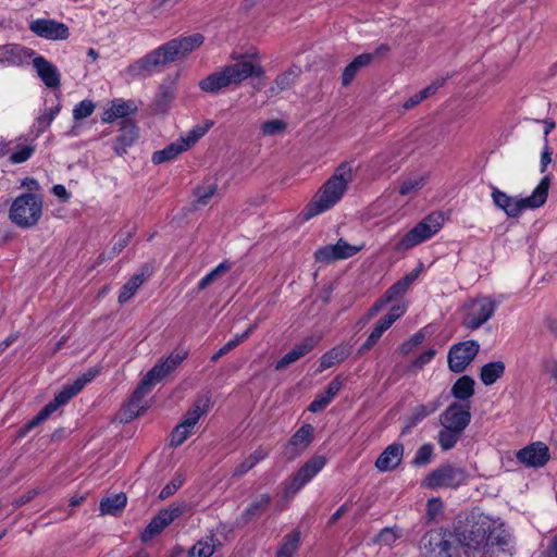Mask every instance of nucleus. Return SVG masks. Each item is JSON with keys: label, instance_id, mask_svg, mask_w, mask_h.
Masks as SVG:
<instances>
[{"label": "nucleus", "instance_id": "f257e3e1", "mask_svg": "<svg viewBox=\"0 0 557 557\" xmlns=\"http://www.w3.org/2000/svg\"><path fill=\"white\" fill-rule=\"evenodd\" d=\"M203 41L205 37L199 33L171 39L129 64L126 72L132 77H148L164 65L185 58Z\"/></svg>", "mask_w": 557, "mask_h": 557}, {"label": "nucleus", "instance_id": "f03ea898", "mask_svg": "<svg viewBox=\"0 0 557 557\" xmlns=\"http://www.w3.org/2000/svg\"><path fill=\"white\" fill-rule=\"evenodd\" d=\"M466 557H497L499 552H510L511 536L502 528H492L486 518L474 522L458 539Z\"/></svg>", "mask_w": 557, "mask_h": 557}, {"label": "nucleus", "instance_id": "7ed1b4c3", "mask_svg": "<svg viewBox=\"0 0 557 557\" xmlns=\"http://www.w3.org/2000/svg\"><path fill=\"white\" fill-rule=\"evenodd\" d=\"M187 357V352L171 354L165 359L157 362L143 377L136 389L133 392L127 404L129 418L138 417L144 410V397L151 391V388L159 383L162 379L174 371Z\"/></svg>", "mask_w": 557, "mask_h": 557}, {"label": "nucleus", "instance_id": "20e7f679", "mask_svg": "<svg viewBox=\"0 0 557 557\" xmlns=\"http://www.w3.org/2000/svg\"><path fill=\"white\" fill-rule=\"evenodd\" d=\"M352 181V166L348 162L341 163L334 174L326 181L323 189L306 208L305 218L311 219L333 207L344 195L347 185Z\"/></svg>", "mask_w": 557, "mask_h": 557}, {"label": "nucleus", "instance_id": "39448f33", "mask_svg": "<svg viewBox=\"0 0 557 557\" xmlns=\"http://www.w3.org/2000/svg\"><path fill=\"white\" fill-rule=\"evenodd\" d=\"M263 74L264 70L261 66H256L250 61H240L205 77L199 82V88L206 92L215 94L232 84H239L252 75L260 77Z\"/></svg>", "mask_w": 557, "mask_h": 557}, {"label": "nucleus", "instance_id": "423d86ee", "mask_svg": "<svg viewBox=\"0 0 557 557\" xmlns=\"http://www.w3.org/2000/svg\"><path fill=\"white\" fill-rule=\"evenodd\" d=\"M98 373V369L91 368L77 377L72 384L63 386L51 401H49L32 420L20 429L18 435L25 436L30 430L47 420L54 411L67 404L75 395H77L87 383L91 382L97 376Z\"/></svg>", "mask_w": 557, "mask_h": 557}, {"label": "nucleus", "instance_id": "0eeeda50", "mask_svg": "<svg viewBox=\"0 0 557 557\" xmlns=\"http://www.w3.org/2000/svg\"><path fill=\"white\" fill-rule=\"evenodd\" d=\"M549 184V177L544 176L531 196L519 199L494 188L492 193L493 202L496 207L504 210L509 218H516L525 209H536L543 206L548 196Z\"/></svg>", "mask_w": 557, "mask_h": 557}, {"label": "nucleus", "instance_id": "6e6552de", "mask_svg": "<svg viewBox=\"0 0 557 557\" xmlns=\"http://www.w3.org/2000/svg\"><path fill=\"white\" fill-rule=\"evenodd\" d=\"M42 214V198L25 193L14 199L9 211L10 220L17 226L28 228L38 223Z\"/></svg>", "mask_w": 557, "mask_h": 557}, {"label": "nucleus", "instance_id": "1a4fd4ad", "mask_svg": "<svg viewBox=\"0 0 557 557\" xmlns=\"http://www.w3.org/2000/svg\"><path fill=\"white\" fill-rule=\"evenodd\" d=\"M444 218L440 212L426 215L396 243L394 249L406 251L424 243L441 230Z\"/></svg>", "mask_w": 557, "mask_h": 557}, {"label": "nucleus", "instance_id": "9d476101", "mask_svg": "<svg viewBox=\"0 0 557 557\" xmlns=\"http://www.w3.org/2000/svg\"><path fill=\"white\" fill-rule=\"evenodd\" d=\"M425 557H460L458 540L451 533L431 531L422 537Z\"/></svg>", "mask_w": 557, "mask_h": 557}, {"label": "nucleus", "instance_id": "9b49d317", "mask_svg": "<svg viewBox=\"0 0 557 557\" xmlns=\"http://www.w3.org/2000/svg\"><path fill=\"white\" fill-rule=\"evenodd\" d=\"M467 471L450 463L441 465L431 471L423 480L422 485L430 490L457 488L467 480Z\"/></svg>", "mask_w": 557, "mask_h": 557}, {"label": "nucleus", "instance_id": "f8f14e48", "mask_svg": "<svg viewBox=\"0 0 557 557\" xmlns=\"http://www.w3.org/2000/svg\"><path fill=\"white\" fill-rule=\"evenodd\" d=\"M479 350L480 345L473 339L453 345L447 356L449 370L454 373L463 372L476 357Z\"/></svg>", "mask_w": 557, "mask_h": 557}, {"label": "nucleus", "instance_id": "ddd939ff", "mask_svg": "<svg viewBox=\"0 0 557 557\" xmlns=\"http://www.w3.org/2000/svg\"><path fill=\"white\" fill-rule=\"evenodd\" d=\"M184 509V505H178L159 510V512L149 521L147 527L140 533V541L148 543L153 537L161 534L166 527L183 515Z\"/></svg>", "mask_w": 557, "mask_h": 557}, {"label": "nucleus", "instance_id": "4468645a", "mask_svg": "<svg viewBox=\"0 0 557 557\" xmlns=\"http://www.w3.org/2000/svg\"><path fill=\"white\" fill-rule=\"evenodd\" d=\"M497 304L491 297H480L474 299L469 306L463 325L468 330H478L486 323L495 313Z\"/></svg>", "mask_w": 557, "mask_h": 557}, {"label": "nucleus", "instance_id": "2eb2a0df", "mask_svg": "<svg viewBox=\"0 0 557 557\" xmlns=\"http://www.w3.org/2000/svg\"><path fill=\"white\" fill-rule=\"evenodd\" d=\"M361 248L362 246H354L348 244L345 239L339 238L335 245H326L317 249L314 259L318 262L330 264L357 255Z\"/></svg>", "mask_w": 557, "mask_h": 557}, {"label": "nucleus", "instance_id": "dca6fc26", "mask_svg": "<svg viewBox=\"0 0 557 557\" xmlns=\"http://www.w3.org/2000/svg\"><path fill=\"white\" fill-rule=\"evenodd\" d=\"M470 406L460 403L450 404L440 416V423L443 428L453 429L463 433L470 424Z\"/></svg>", "mask_w": 557, "mask_h": 557}, {"label": "nucleus", "instance_id": "f3484780", "mask_svg": "<svg viewBox=\"0 0 557 557\" xmlns=\"http://www.w3.org/2000/svg\"><path fill=\"white\" fill-rule=\"evenodd\" d=\"M314 429L307 423L299 428L283 447V456L293 461L299 457L312 443Z\"/></svg>", "mask_w": 557, "mask_h": 557}, {"label": "nucleus", "instance_id": "a211bd4d", "mask_svg": "<svg viewBox=\"0 0 557 557\" xmlns=\"http://www.w3.org/2000/svg\"><path fill=\"white\" fill-rule=\"evenodd\" d=\"M29 29L37 36L49 40H64L70 36L69 27L61 22L38 18L29 24Z\"/></svg>", "mask_w": 557, "mask_h": 557}, {"label": "nucleus", "instance_id": "6ab92c4d", "mask_svg": "<svg viewBox=\"0 0 557 557\" xmlns=\"http://www.w3.org/2000/svg\"><path fill=\"white\" fill-rule=\"evenodd\" d=\"M326 465L324 456L311 457L294 475L289 485V491L293 493L298 492L305 484H307L314 475H317Z\"/></svg>", "mask_w": 557, "mask_h": 557}, {"label": "nucleus", "instance_id": "aec40b11", "mask_svg": "<svg viewBox=\"0 0 557 557\" xmlns=\"http://www.w3.org/2000/svg\"><path fill=\"white\" fill-rule=\"evenodd\" d=\"M516 457L519 462L527 467L540 468L549 460V451L544 443L536 442L518 450Z\"/></svg>", "mask_w": 557, "mask_h": 557}, {"label": "nucleus", "instance_id": "412c9836", "mask_svg": "<svg viewBox=\"0 0 557 557\" xmlns=\"http://www.w3.org/2000/svg\"><path fill=\"white\" fill-rule=\"evenodd\" d=\"M321 337L311 335L304 338L299 344L295 345L294 348L285 354L276 363L275 370L281 371L286 369L292 363L296 362L300 358L309 354L320 342Z\"/></svg>", "mask_w": 557, "mask_h": 557}, {"label": "nucleus", "instance_id": "4be33fe9", "mask_svg": "<svg viewBox=\"0 0 557 557\" xmlns=\"http://www.w3.org/2000/svg\"><path fill=\"white\" fill-rule=\"evenodd\" d=\"M444 398L442 395L434 400L429 401L425 405L416 406L411 413L405 419L401 434H408L413 428H416L422 420L428 416L435 412L440 407L443 406Z\"/></svg>", "mask_w": 557, "mask_h": 557}, {"label": "nucleus", "instance_id": "5701e85b", "mask_svg": "<svg viewBox=\"0 0 557 557\" xmlns=\"http://www.w3.org/2000/svg\"><path fill=\"white\" fill-rule=\"evenodd\" d=\"M33 65L41 82L48 88H58L61 84V75L57 66L41 55L33 59Z\"/></svg>", "mask_w": 557, "mask_h": 557}, {"label": "nucleus", "instance_id": "b1692460", "mask_svg": "<svg viewBox=\"0 0 557 557\" xmlns=\"http://www.w3.org/2000/svg\"><path fill=\"white\" fill-rule=\"evenodd\" d=\"M120 134L116 136L113 144V150L117 156H123L138 138V127L128 119L121 122Z\"/></svg>", "mask_w": 557, "mask_h": 557}, {"label": "nucleus", "instance_id": "393cba45", "mask_svg": "<svg viewBox=\"0 0 557 557\" xmlns=\"http://www.w3.org/2000/svg\"><path fill=\"white\" fill-rule=\"evenodd\" d=\"M272 503V496L268 493L257 496L236 519L237 527H245L251 520L261 517Z\"/></svg>", "mask_w": 557, "mask_h": 557}, {"label": "nucleus", "instance_id": "a878e982", "mask_svg": "<svg viewBox=\"0 0 557 557\" xmlns=\"http://www.w3.org/2000/svg\"><path fill=\"white\" fill-rule=\"evenodd\" d=\"M35 54L32 49L16 45L7 44L0 46V63L8 65H21Z\"/></svg>", "mask_w": 557, "mask_h": 557}, {"label": "nucleus", "instance_id": "bb28decb", "mask_svg": "<svg viewBox=\"0 0 557 557\" xmlns=\"http://www.w3.org/2000/svg\"><path fill=\"white\" fill-rule=\"evenodd\" d=\"M404 456V446L400 443L388 445L377 457L375 467L381 472H387L397 468Z\"/></svg>", "mask_w": 557, "mask_h": 557}, {"label": "nucleus", "instance_id": "cd10ccee", "mask_svg": "<svg viewBox=\"0 0 557 557\" xmlns=\"http://www.w3.org/2000/svg\"><path fill=\"white\" fill-rule=\"evenodd\" d=\"M301 73L300 66L292 65L276 76L274 84L267 90V96L274 97L282 91L288 90L298 81Z\"/></svg>", "mask_w": 557, "mask_h": 557}, {"label": "nucleus", "instance_id": "c85d7f7f", "mask_svg": "<svg viewBox=\"0 0 557 557\" xmlns=\"http://www.w3.org/2000/svg\"><path fill=\"white\" fill-rule=\"evenodd\" d=\"M342 388V381L338 377L332 380L325 391L318 395L309 405L308 410L311 412H320L326 408L332 399L338 394Z\"/></svg>", "mask_w": 557, "mask_h": 557}, {"label": "nucleus", "instance_id": "c756f323", "mask_svg": "<svg viewBox=\"0 0 557 557\" xmlns=\"http://www.w3.org/2000/svg\"><path fill=\"white\" fill-rule=\"evenodd\" d=\"M127 504V496L124 493L114 494L102 498L99 504V511L102 516H119Z\"/></svg>", "mask_w": 557, "mask_h": 557}, {"label": "nucleus", "instance_id": "7c9ffc66", "mask_svg": "<svg viewBox=\"0 0 557 557\" xmlns=\"http://www.w3.org/2000/svg\"><path fill=\"white\" fill-rule=\"evenodd\" d=\"M374 59V54L362 53L357 55L343 71L342 74V85L347 87L356 77L358 72L369 65L371 61Z\"/></svg>", "mask_w": 557, "mask_h": 557}, {"label": "nucleus", "instance_id": "2f4dec72", "mask_svg": "<svg viewBox=\"0 0 557 557\" xmlns=\"http://www.w3.org/2000/svg\"><path fill=\"white\" fill-rule=\"evenodd\" d=\"M175 84L173 82H170L169 84H162L159 87V90L156 95L154 101H153V110L157 113H166L171 102L175 98Z\"/></svg>", "mask_w": 557, "mask_h": 557}, {"label": "nucleus", "instance_id": "473e14b6", "mask_svg": "<svg viewBox=\"0 0 557 557\" xmlns=\"http://www.w3.org/2000/svg\"><path fill=\"white\" fill-rule=\"evenodd\" d=\"M186 150H188V144L184 143V140L177 139L164 149L153 152L151 161L154 164H161L174 160Z\"/></svg>", "mask_w": 557, "mask_h": 557}, {"label": "nucleus", "instance_id": "72a5a7b5", "mask_svg": "<svg viewBox=\"0 0 557 557\" xmlns=\"http://www.w3.org/2000/svg\"><path fill=\"white\" fill-rule=\"evenodd\" d=\"M505 363L502 360L485 363L480 371V380L485 386L493 385L505 373Z\"/></svg>", "mask_w": 557, "mask_h": 557}, {"label": "nucleus", "instance_id": "f704fd0d", "mask_svg": "<svg viewBox=\"0 0 557 557\" xmlns=\"http://www.w3.org/2000/svg\"><path fill=\"white\" fill-rule=\"evenodd\" d=\"M474 380L469 375L460 376L451 387V395L459 400H468L474 395Z\"/></svg>", "mask_w": 557, "mask_h": 557}, {"label": "nucleus", "instance_id": "c9c22d12", "mask_svg": "<svg viewBox=\"0 0 557 557\" xmlns=\"http://www.w3.org/2000/svg\"><path fill=\"white\" fill-rule=\"evenodd\" d=\"M220 544L215 535L199 540L188 552V557H211L215 545Z\"/></svg>", "mask_w": 557, "mask_h": 557}, {"label": "nucleus", "instance_id": "e433bc0d", "mask_svg": "<svg viewBox=\"0 0 557 557\" xmlns=\"http://www.w3.org/2000/svg\"><path fill=\"white\" fill-rule=\"evenodd\" d=\"M146 274L144 272V269L141 272L134 274L122 287L120 295H119V302L124 304L127 300H129L137 289L140 287V285L146 280Z\"/></svg>", "mask_w": 557, "mask_h": 557}, {"label": "nucleus", "instance_id": "4c0bfd02", "mask_svg": "<svg viewBox=\"0 0 557 557\" xmlns=\"http://www.w3.org/2000/svg\"><path fill=\"white\" fill-rule=\"evenodd\" d=\"M209 404L210 399L208 397L197 399L193 409L185 414L182 423L186 424L187 428L194 429L201 416L208 411Z\"/></svg>", "mask_w": 557, "mask_h": 557}, {"label": "nucleus", "instance_id": "58836bf2", "mask_svg": "<svg viewBox=\"0 0 557 557\" xmlns=\"http://www.w3.org/2000/svg\"><path fill=\"white\" fill-rule=\"evenodd\" d=\"M257 324H251L244 333L235 335L234 338L230 339L224 346H222L215 354L210 358L211 362H216L222 356L228 354L231 350L236 348L240 343L246 341L250 334L256 330Z\"/></svg>", "mask_w": 557, "mask_h": 557}, {"label": "nucleus", "instance_id": "ea45409f", "mask_svg": "<svg viewBox=\"0 0 557 557\" xmlns=\"http://www.w3.org/2000/svg\"><path fill=\"white\" fill-rule=\"evenodd\" d=\"M347 357H348L347 349L343 346H336V347L332 348L331 350H329L327 352H325L321 357L319 371L322 372V371L344 361Z\"/></svg>", "mask_w": 557, "mask_h": 557}, {"label": "nucleus", "instance_id": "a19ab883", "mask_svg": "<svg viewBox=\"0 0 557 557\" xmlns=\"http://www.w3.org/2000/svg\"><path fill=\"white\" fill-rule=\"evenodd\" d=\"M300 543V532L295 530L285 535L281 547L277 549L275 557H293L297 552Z\"/></svg>", "mask_w": 557, "mask_h": 557}, {"label": "nucleus", "instance_id": "79ce46f5", "mask_svg": "<svg viewBox=\"0 0 557 557\" xmlns=\"http://www.w3.org/2000/svg\"><path fill=\"white\" fill-rule=\"evenodd\" d=\"M428 175H412L405 178L399 187L401 196H411L418 193L428 182Z\"/></svg>", "mask_w": 557, "mask_h": 557}, {"label": "nucleus", "instance_id": "37998d69", "mask_svg": "<svg viewBox=\"0 0 557 557\" xmlns=\"http://www.w3.org/2000/svg\"><path fill=\"white\" fill-rule=\"evenodd\" d=\"M463 433L453 429L442 428L437 434L438 445L443 450H449L455 447L457 442L461 438Z\"/></svg>", "mask_w": 557, "mask_h": 557}, {"label": "nucleus", "instance_id": "c03bdc74", "mask_svg": "<svg viewBox=\"0 0 557 557\" xmlns=\"http://www.w3.org/2000/svg\"><path fill=\"white\" fill-rule=\"evenodd\" d=\"M218 190V184L215 182L206 183L201 186H197L194 190L196 197L195 202L199 206H206L210 199L215 195Z\"/></svg>", "mask_w": 557, "mask_h": 557}, {"label": "nucleus", "instance_id": "a18cd8bd", "mask_svg": "<svg viewBox=\"0 0 557 557\" xmlns=\"http://www.w3.org/2000/svg\"><path fill=\"white\" fill-rule=\"evenodd\" d=\"M391 326L388 324L385 323V321H383L382 319L376 323L375 327L373 329V331L370 333V335L368 336L367 341L360 346L359 350H358V355H362L364 354L366 351H368L369 349H371L376 343L377 341L380 339V337L382 336V334L388 330Z\"/></svg>", "mask_w": 557, "mask_h": 557}, {"label": "nucleus", "instance_id": "49530a36", "mask_svg": "<svg viewBox=\"0 0 557 557\" xmlns=\"http://www.w3.org/2000/svg\"><path fill=\"white\" fill-rule=\"evenodd\" d=\"M232 264L228 261L221 262L218 267H215L212 271H210L206 276H203L198 283V289L202 290L207 288L210 284H212L218 277L225 274Z\"/></svg>", "mask_w": 557, "mask_h": 557}, {"label": "nucleus", "instance_id": "de8ad7c7", "mask_svg": "<svg viewBox=\"0 0 557 557\" xmlns=\"http://www.w3.org/2000/svg\"><path fill=\"white\" fill-rule=\"evenodd\" d=\"M185 475L181 472L175 473L173 479L161 490L159 498L164 500L174 495L184 484Z\"/></svg>", "mask_w": 557, "mask_h": 557}, {"label": "nucleus", "instance_id": "09e8293b", "mask_svg": "<svg viewBox=\"0 0 557 557\" xmlns=\"http://www.w3.org/2000/svg\"><path fill=\"white\" fill-rule=\"evenodd\" d=\"M433 457V446L431 444H423L416 453L411 463L414 467H424L429 465Z\"/></svg>", "mask_w": 557, "mask_h": 557}, {"label": "nucleus", "instance_id": "8fccbe9b", "mask_svg": "<svg viewBox=\"0 0 557 557\" xmlns=\"http://www.w3.org/2000/svg\"><path fill=\"white\" fill-rule=\"evenodd\" d=\"M61 104H57L53 108L46 109L37 119V131L38 133H42L54 120V117L60 112Z\"/></svg>", "mask_w": 557, "mask_h": 557}, {"label": "nucleus", "instance_id": "3c124183", "mask_svg": "<svg viewBox=\"0 0 557 557\" xmlns=\"http://www.w3.org/2000/svg\"><path fill=\"white\" fill-rule=\"evenodd\" d=\"M95 103L91 100L85 99L77 103L73 109V117L76 121L86 119L95 111Z\"/></svg>", "mask_w": 557, "mask_h": 557}, {"label": "nucleus", "instance_id": "603ef678", "mask_svg": "<svg viewBox=\"0 0 557 557\" xmlns=\"http://www.w3.org/2000/svg\"><path fill=\"white\" fill-rule=\"evenodd\" d=\"M191 431L193 428H187L186 424L181 422L171 433V446L177 447L182 445L187 440Z\"/></svg>", "mask_w": 557, "mask_h": 557}, {"label": "nucleus", "instance_id": "864d4df0", "mask_svg": "<svg viewBox=\"0 0 557 557\" xmlns=\"http://www.w3.org/2000/svg\"><path fill=\"white\" fill-rule=\"evenodd\" d=\"M112 107L116 113L117 119H124L137 110V107L132 100H115L112 102Z\"/></svg>", "mask_w": 557, "mask_h": 557}, {"label": "nucleus", "instance_id": "5fc2aeb1", "mask_svg": "<svg viewBox=\"0 0 557 557\" xmlns=\"http://www.w3.org/2000/svg\"><path fill=\"white\" fill-rule=\"evenodd\" d=\"M286 128V123L282 120H270L262 124L261 131L263 135L273 136L284 132Z\"/></svg>", "mask_w": 557, "mask_h": 557}, {"label": "nucleus", "instance_id": "6e6d98bb", "mask_svg": "<svg viewBox=\"0 0 557 557\" xmlns=\"http://www.w3.org/2000/svg\"><path fill=\"white\" fill-rule=\"evenodd\" d=\"M425 339V335L423 332L419 331L414 333L408 341L404 342L399 350L403 355H408L417 346L423 343Z\"/></svg>", "mask_w": 557, "mask_h": 557}, {"label": "nucleus", "instance_id": "4d7b16f0", "mask_svg": "<svg viewBox=\"0 0 557 557\" xmlns=\"http://www.w3.org/2000/svg\"><path fill=\"white\" fill-rule=\"evenodd\" d=\"M132 237L133 233L131 231L121 233L116 242L113 244V247L109 252L108 258L112 259L116 255H119L129 244Z\"/></svg>", "mask_w": 557, "mask_h": 557}, {"label": "nucleus", "instance_id": "13d9d810", "mask_svg": "<svg viewBox=\"0 0 557 557\" xmlns=\"http://www.w3.org/2000/svg\"><path fill=\"white\" fill-rule=\"evenodd\" d=\"M399 537V533L397 529L394 528H384L380 531V533L375 537V542L382 543L384 545L393 544Z\"/></svg>", "mask_w": 557, "mask_h": 557}, {"label": "nucleus", "instance_id": "bf43d9fd", "mask_svg": "<svg viewBox=\"0 0 557 557\" xmlns=\"http://www.w3.org/2000/svg\"><path fill=\"white\" fill-rule=\"evenodd\" d=\"M408 288L409 286H407V283L403 280H399L385 292V295L391 301H393L397 297L403 296L408 290Z\"/></svg>", "mask_w": 557, "mask_h": 557}, {"label": "nucleus", "instance_id": "052dcab7", "mask_svg": "<svg viewBox=\"0 0 557 557\" xmlns=\"http://www.w3.org/2000/svg\"><path fill=\"white\" fill-rule=\"evenodd\" d=\"M406 312V305L405 304H396L394 305L388 313L382 318L383 321H385L386 324L392 326V324L398 320L404 313Z\"/></svg>", "mask_w": 557, "mask_h": 557}, {"label": "nucleus", "instance_id": "680f3d73", "mask_svg": "<svg viewBox=\"0 0 557 557\" xmlns=\"http://www.w3.org/2000/svg\"><path fill=\"white\" fill-rule=\"evenodd\" d=\"M34 150L35 148L33 146H23L11 154L10 160L12 163H23L32 157Z\"/></svg>", "mask_w": 557, "mask_h": 557}, {"label": "nucleus", "instance_id": "e2e57ef3", "mask_svg": "<svg viewBox=\"0 0 557 557\" xmlns=\"http://www.w3.org/2000/svg\"><path fill=\"white\" fill-rule=\"evenodd\" d=\"M445 78H437L432 84L420 90L418 94H416L419 100L422 102L428 97L434 95L436 90L445 84Z\"/></svg>", "mask_w": 557, "mask_h": 557}, {"label": "nucleus", "instance_id": "0e129e2a", "mask_svg": "<svg viewBox=\"0 0 557 557\" xmlns=\"http://www.w3.org/2000/svg\"><path fill=\"white\" fill-rule=\"evenodd\" d=\"M207 132V128H194L188 132V134L185 137H181V140H184V143L188 144V149L195 145Z\"/></svg>", "mask_w": 557, "mask_h": 557}, {"label": "nucleus", "instance_id": "69168bd1", "mask_svg": "<svg viewBox=\"0 0 557 557\" xmlns=\"http://www.w3.org/2000/svg\"><path fill=\"white\" fill-rule=\"evenodd\" d=\"M436 354V350L435 349H428L425 350L424 352H422L414 361H413V367L418 368V369H421L423 368L425 364H428L429 362H431V360L434 358Z\"/></svg>", "mask_w": 557, "mask_h": 557}, {"label": "nucleus", "instance_id": "338daca9", "mask_svg": "<svg viewBox=\"0 0 557 557\" xmlns=\"http://www.w3.org/2000/svg\"><path fill=\"white\" fill-rule=\"evenodd\" d=\"M256 465L252 460L247 457L243 462H240L233 471V476L239 478L251 470Z\"/></svg>", "mask_w": 557, "mask_h": 557}, {"label": "nucleus", "instance_id": "774afa93", "mask_svg": "<svg viewBox=\"0 0 557 557\" xmlns=\"http://www.w3.org/2000/svg\"><path fill=\"white\" fill-rule=\"evenodd\" d=\"M545 371L557 381V360L549 359L544 363Z\"/></svg>", "mask_w": 557, "mask_h": 557}]
</instances>
